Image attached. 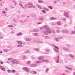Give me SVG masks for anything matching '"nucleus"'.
I'll use <instances>...</instances> for the list:
<instances>
[{
	"label": "nucleus",
	"instance_id": "nucleus-1",
	"mask_svg": "<svg viewBox=\"0 0 75 75\" xmlns=\"http://www.w3.org/2000/svg\"><path fill=\"white\" fill-rule=\"evenodd\" d=\"M44 27L45 29L46 30V31L45 30L43 31V33H44L45 35H48V33H51V32H52L51 30L48 28L47 26L45 25Z\"/></svg>",
	"mask_w": 75,
	"mask_h": 75
},
{
	"label": "nucleus",
	"instance_id": "nucleus-2",
	"mask_svg": "<svg viewBox=\"0 0 75 75\" xmlns=\"http://www.w3.org/2000/svg\"><path fill=\"white\" fill-rule=\"evenodd\" d=\"M11 63L13 65H14V64H15H15H19V62L16 59H13Z\"/></svg>",
	"mask_w": 75,
	"mask_h": 75
},
{
	"label": "nucleus",
	"instance_id": "nucleus-3",
	"mask_svg": "<svg viewBox=\"0 0 75 75\" xmlns=\"http://www.w3.org/2000/svg\"><path fill=\"white\" fill-rule=\"evenodd\" d=\"M38 59H40V60H42V62H48V60L44 59V57H39Z\"/></svg>",
	"mask_w": 75,
	"mask_h": 75
},
{
	"label": "nucleus",
	"instance_id": "nucleus-4",
	"mask_svg": "<svg viewBox=\"0 0 75 75\" xmlns=\"http://www.w3.org/2000/svg\"><path fill=\"white\" fill-rule=\"evenodd\" d=\"M23 69H24V70H25V71H26L27 72H29V70H28V68H27V67H23Z\"/></svg>",
	"mask_w": 75,
	"mask_h": 75
},
{
	"label": "nucleus",
	"instance_id": "nucleus-5",
	"mask_svg": "<svg viewBox=\"0 0 75 75\" xmlns=\"http://www.w3.org/2000/svg\"><path fill=\"white\" fill-rule=\"evenodd\" d=\"M0 69H1L2 71H6V69L4 67H3L2 66H0Z\"/></svg>",
	"mask_w": 75,
	"mask_h": 75
},
{
	"label": "nucleus",
	"instance_id": "nucleus-6",
	"mask_svg": "<svg viewBox=\"0 0 75 75\" xmlns=\"http://www.w3.org/2000/svg\"><path fill=\"white\" fill-rule=\"evenodd\" d=\"M28 5H29L30 6H32L33 5V3L31 2H29L27 4L25 5V6H27Z\"/></svg>",
	"mask_w": 75,
	"mask_h": 75
},
{
	"label": "nucleus",
	"instance_id": "nucleus-7",
	"mask_svg": "<svg viewBox=\"0 0 75 75\" xmlns=\"http://www.w3.org/2000/svg\"><path fill=\"white\" fill-rule=\"evenodd\" d=\"M62 33H69V31H66L65 30H63L62 31Z\"/></svg>",
	"mask_w": 75,
	"mask_h": 75
},
{
	"label": "nucleus",
	"instance_id": "nucleus-8",
	"mask_svg": "<svg viewBox=\"0 0 75 75\" xmlns=\"http://www.w3.org/2000/svg\"><path fill=\"white\" fill-rule=\"evenodd\" d=\"M64 15L65 16H66V17H68V14L67 13L65 12L64 13Z\"/></svg>",
	"mask_w": 75,
	"mask_h": 75
},
{
	"label": "nucleus",
	"instance_id": "nucleus-9",
	"mask_svg": "<svg viewBox=\"0 0 75 75\" xmlns=\"http://www.w3.org/2000/svg\"><path fill=\"white\" fill-rule=\"evenodd\" d=\"M56 19H57L56 18H54L53 17H52L50 18V20H56Z\"/></svg>",
	"mask_w": 75,
	"mask_h": 75
},
{
	"label": "nucleus",
	"instance_id": "nucleus-10",
	"mask_svg": "<svg viewBox=\"0 0 75 75\" xmlns=\"http://www.w3.org/2000/svg\"><path fill=\"white\" fill-rule=\"evenodd\" d=\"M23 35V34L20 33H18L17 34V35H18V36H21V35Z\"/></svg>",
	"mask_w": 75,
	"mask_h": 75
},
{
	"label": "nucleus",
	"instance_id": "nucleus-11",
	"mask_svg": "<svg viewBox=\"0 0 75 75\" xmlns=\"http://www.w3.org/2000/svg\"><path fill=\"white\" fill-rule=\"evenodd\" d=\"M37 64H32L30 66V67H37Z\"/></svg>",
	"mask_w": 75,
	"mask_h": 75
},
{
	"label": "nucleus",
	"instance_id": "nucleus-12",
	"mask_svg": "<svg viewBox=\"0 0 75 75\" xmlns=\"http://www.w3.org/2000/svg\"><path fill=\"white\" fill-rule=\"evenodd\" d=\"M26 41H31V38H27L26 39Z\"/></svg>",
	"mask_w": 75,
	"mask_h": 75
},
{
	"label": "nucleus",
	"instance_id": "nucleus-13",
	"mask_svg": "<svg viewBox=\"0 0 75 75\" xmlns=\"http://www.w3.org/2000/svg\"><path fill=\"white\" fill-rule=\"evenodd\" d=\"M33 31L34 32H38V31H39V30L38 29H35L33 30Z\"/></svg>",
	"mask_w": 75,
	"mask_h": 75
},
{
	"label": "nucleus",
	"instance_id": "nucleus-14",
	"mask_svg": "<svg viewBox=\"0 0 75 75\" xmlns=\"http://www.w3.org/2000/svg\"><path fill=\"white\" fill-rule=\"evenodd\" d=\"M3 51H4V52H8V50L4 49L3 50Z\"/></svg>",
	"mask_w": 75,
	"mask_h": 75
},
{
	"label": "nucleus",
	"instance_id": "nucleus-15",
	"mask_svg": "<svg viewBox=\"0 0 75 75\" xmlns=\"http://www.w3.org/2000/svg\"><path fill=\"white\" fill-rule=\"evenodd\" d=\"M38 3H44V1H42L41 0H39L38 1Z\"/></svg>",
	"mask_w": 75,
	"mask_h": 75
},
{
	"label": "nucleus",
	"instance_id": "nucleus-16",
	"mask_svg": "<svg viewBox=\"0 0 75 75\" xmlns=\"http://www.w3.org/2000/svg\"><path fill=\"white\" fill-rule=\"evenodd\" d=\"M66 68L68 69H70V70H71V71L72 70V69H71V68L68 67H66Z\"/></svg>",
	"mask_w": 75,
	"mask_h": 75
},
{
	"label": "nucleus",
	"instance_id": "nucleus-17",
	"mask_svg": "<svg viewBox=\"0 0 75 75\" xmlns=\"http://www.w3.org/2000/svg\"><path fill=\"white\" fill-rule=\"evenodd\" d=\"M12 73H15L16 72V71L15 70L13 69L11 70Z\"/></svg>",
	"mask_w": 75,
	"mask_h": 75
},
{
	"label": "nucleus",
	"instance_id": "nucleus-18",
	"mask_svg": "<svg viewBox=\"0 0 75 75\" xmlns=\"http://www.w3.org/2000/svg\"><path fill=\"white\" fill-rule=\"evenodd\" d=\"M63 49L64 50H65V51H68V50H69L68 49L65 47H64L63 48Z\"/></svg>",
	"mask_w": 75,
	"mask_h": 75
},
{
	"label": "nucleus",
	"instance_id": "nucleus-19",
	"mask_svg": "<svg viewBox=\"0 0 75 75\" xmlns=\"http://www.w3.org/2000/svg\"><path fill=\"white\" fill-rule=\"evenodd\" d=\"M17 43H18V44H20V45L23 44V43L21 41L18 42Z\"/></svg>",
	"mask_w": 75,
	"mask_h": 75
},
{
	"label": "nucleus",
	"instance_id": "nucleus-20",
	"mask_svg": "<svg viewBox=\"0 0 75 75\" xmlns=\"http://www.w3.org/2000/svg\"><path fill=\"white\" fill-rule=\"evenodd\" d=\"M57 24L59 25H61V23L60 22H58Z\"/></svg>",
	"mask_w": 75,
	"mask_h": 75
},
{
	"label": "nucleus",
	"instance_id": "nucleus-21",
	"mask_svg": "<svg viewBox=\"0 0 75 75\" xmlns=\"http://www.w3.org/2000/svg\"><path fill=\"white\" fill-rule=\"evenodd\" d=\"M17 46L18 47H23V46L19 45H17Z\"/></svg>",
	"mask_w": 75,
	"mask_h": 75
},
{
	"label": "nucleus",
	"instance_id": "nucleus-22",
	"mask_svg": "<svg viewBox=\"0 0 75 75\" xmlns=\"http://www.w3.org/2000/svg\"><path fill=\"white\" fill-rule=\"evenodd\" d=\"M32 73L33 74H37V72L35 71H32Z\"/></svg>",
	"mask_w": 75,
	"mask_h": 75
},
{
	"label": "nucleus",
	"instance_id": "nucleus-23",
	"mask_svg": "<svg viewBox=\"0 0 75 75\" xmlns=\"http://www.w3.org/2000/svg\"><path fill=\"white\" fill-rule=\"evenodd\" d=\"M54 47H55L56 49H57V50H59V48L58 47L55 46V45H54Z\"/></svg>",
	"mask_w": 75,
	"mask_h": 75
},
{
	"label": "nucleus",
	"instance_id": "nucleus-24",
	"mask_svg": "<svg viewBox=\"0 0 75 75\" xmlns=\"http://www.w3.org/2000/svg\"><path fill=\"white\" fill-rule=\"evenodd\" d=\"M19 5H20V6L21 7L23 8H24H24L23 7V5L19 3Z\"/></svg>",
	"mask_w": 75,
	"mask_h": 75
},
{
	"label": "nucleus",
	"instance_id": "nucleus-25",
	"mask_svg": "<svg viewBox=\"0 0 75 75\" xmlns=\"http://www.w3.org/2000/svg\"><path fill=\"white\" fill-rule=\"evenodd\" d=\"M69 56L70 58H74V56L71 54H69Z\"/></svg>",
	"mask_w": 75,
	"mask_h": 75
},
{
	"label": "nucleus",
	"instance_id": "nucleus-26",
	"mask_svg": "<svg viewBox=\"0 0 75 75\" xmlns=\"http://www.w3.org/2000/svg\"><path fill=\"white\" fill-rule=\"evenodd\" d=\"M33 50L35 51H40V50L38 49H34Z\"/></svg>",
	"mask_w": 75,
	"mask_h": 75
},
{
	"label": "nucleus",
	"instance_id": "nucleus-27",
	"mask_svg": "<svg viewBox=\"0 0 75 75\" xmlns=\"http://www.w3.org/2000/svg\"><path fill=\"white\" fill-rule=\"evenodd\" d=\"M14 27V26L12 25H9L8 26V27Z\"/></svg>",
	"mask_w": 75,
	"mask_h": 75
},
{
	"label": "nucleus",
	"instance_id": "nucleus-28",
	"mask_svg": "<svg viewBox=\"0 0 75 75\" xmlns=\"http://www.w3.org/2000/svg\"><path fill=\"white\" fill-rule=\"evenodd\" d=\"M7 72H8L9 73H11V70L9 69H8L7 70Z\"/></svg>",
	"mask_w": 75,
	"mask_h": 75
},
{
	"label": "nucleus",
	"instance_id": "nucleus-29",
	"mask_svg": "<svg viewBox=\"0 0 75 75\" xmlns=\"http://www.w3.org/2000/svg\"><path fill=\"white\" fill-rule=\"evenodd\" d=\"M48 7H49V8H50V9H51V10L52 9V7L51 6H48Z\"/></svg>",
	"mask_w": 75,
	"mask_h": 75
},
{
	"label": "nucleus",
	"instance_id": "nucleus-30",
	"mask_svg": "<svg viewBox=\"0 0 75 75\" xmlns=\"http://www.w3.org/2000/svg\"><path fill=\"white\" fill-rule=\"evenodd\" d=\"M30 50H27L25 52V53H30Z\"/></svg>",
	"mask_w": 75,
	"mask_h": 75
},
{
	"label": "nucleus",
	"instance_id": "nucleus-31",
	"mask_svg": "<svg viewBox=\"0 0 75 75\" xmlns=\"http://www.w3.org/2000/svg\"><path fill=\"white\" fill-rule=\"evenodd\" d=\"M45 39H48V38H49V37L48 36H46L45 37Z\"/></svg>",
	"mask_w": 75,
	"mask_h": 75
},
{
	"label": "nucleus",
	"instance_id": "nucleus-32",
	"mask_svg": "<svg viewBox=\"0 0 75 75\" xmlns=\"http://www.w3.org/2000/svg\"><path fill=\"white\" fill-rule=\"evenodd\" d=\"M54 51H55L56 52H59V51H58V50H57L56 49H54Z\"/></svg>",
	"mask_w": 75,
	"mask_h": 75
},
{
	"label": "nucleus",
	"instance_id": "nucleus-33",
	"mask_svg": "<svg viewBox=\"0 0 75 75\" xmlns=\"http://www.w3.org/2000/svg\"><path fill=\"white\" fill-rule=\"evenodd\" d=\"M44 9H45V10H46V11H49V10L47 8H44Z\"/></svg>",
	"mask_w": 75,
	"mask_h": 75
},
{
	"label": "nucleus",
	"instance_id": "nucleus-34",
	"mask_svg": "<svg viewBox=\"0 0 75 75\" xmlns=\"http://www.w3.org/2000/svg\"><path fill=\"white\" fill-rule=\"evenodd\" d=\"M38 8H40V9H42V8L40 6H38Z\"/></svg>",
	"mask_w": 75,
	"mask_h": 75
},
{
	"label": "nucleus",
	"instance_id": "nucleus-35",
	"mask_svg": "<svg viewBox=\"0 0 75 75\" xmlns=\"http://www.w3.org/2000/svg\"><path fill=\"white\" fill-rule=\"evenodd\" d=\"M48 71H49V68H47L45 70V72H48Z\"/></svg>",
	"mask_w": 75,
	"mask_h": 75
},
{
	"label": "nucleus",
	"instance_id": "nucleus-36",
	"mask_svg": "<svg viewBox=\"0 0 75 75\" xmlns=\"http://www.w3.org/2000/svg\"><path fill=\"white\" fill-rule=\"evenodd\" d=\"M43 29H44V27H42L40 28V30H43Z\"/></svg>",
	"mask_w": 75,
	"mask_h": 75
},
{
	"label": "nucleus",
	"instance_id": "nucleus-37",
	"mask_svg": "<svg viewBox=\"0 0 75 75\" xmlns=\"http://www.w3.org/2000/svg\"><path fill=\"white\" fill-rule=\"evenodd\" d=\"M39 20H43L44 19V18L42 17L40 18H39Z\"/></svg>",
	"mask_w": 75,
	"mask_h": 75
},
{
	"label": "nucleus",
	"instance_id": "nucleus-38",
	"mask_svg": "<svg viewBox=\"0 0 75 75\" xmlns=\"http://www.w3.org/2000/svg\"><path fill=\"white\" fill-rule=\"evenodd\" d=\"M63 38V37H58V39H62V38Z\"/></svg>",
	"mask_w": 75,
	"mask_h": 75
},
{
	"label": "nucleus",
	"instance_id": "nucleus-39",
	"mask_svg": "<svg viewBox=\"0 0 75 75\" xmlns=\"http://www.w3.org/2000/svg\"><path fill=\"white\" fill-rule=\"evenodd\" d=\"M41 61H38L36 62V63H41Z\"/></svg>",
	"mask_w": 75,
	"mask_h": 75
},
{
	"label": "nucleus",
	"instance_id": "nucleus-40",
	"mask_svg": "<svg viewBox=\"0 0 75 75\" xmlns=\"http://www.w3.org/2000/svg\"><path fill=\"white\" fill-rule=\"evenodd\" d=\"M34 35L35 36H38V34L35 33L34 34Z\"/></svg>",
	"mask_w": 75,
	"mask_h": 75
},
{
	"label": "nucleus",
	"instance_id": "nucleus-41",
	"mask_svg": "<svg viewBox=\"0 0 75 75\" xmlns=\"http://www.w3.org/2000/svg\"><path fill=\"white\" fill-rule=\"evenodd\" d=\"M59 59H57V63H59Z\"/></svg>",
	"mask_w": 75,
	"mask_h": 75
},
{
	"label": "nucleus",
	"instance_id": "nucleus-42",
	"mask_svg": "<svg viewBox=\"0 0 75 75\" xmlns=\"http://www.w3.org/2000/svg\"><path fill=\"white\" fill-rule=\"evenodd\" d=\"M42 12H43V13H45V11L44 10H42L41 11Z\"/></svg>",
	"mask_w": 75,
	"mask_h": 75
},
{
	"label": "nucleus",
	"instance_id": "nucleus-43",
	"mask_svg": "<svg viewBox=\"0 0 75 75\" xmlns=\"http://www.w3.org/2000/svg\"><path fill=\"white\" fill-rule=\"evenodd\" d=\"M4 63L3 62H0V64H3Z\"/></svg>",
	"mask_w": 75,
	"mask_h": 75
},
{
	"label": "nucleus",
	"instance_id": "nucleus-44",
	"mask_svg": "<svg viewBox=\"0 0 75 75\" xmlns=\"http://www.w3.org/2000/svg\"><path fill=\"white\" fill-rule=\"evenodd\" d=\"M32 8H35V6H32Z\"/></svg>",
	"mask_w": 75,
	"mask_h": 75
},
{
	"label": "nucleus",
	"instance_id": "nucleus-45",
	"mask_svg": "<svg viewBox=\"0 0 75 75\" xmlns=\"http://www.w3.org/2000/svg\"><path fill=\"white\" fill-rule=\"evenodd\" d=\"M13 21H14V22H16V19L15 18H14L13 19Z\"/></svg>",
	"mask_w": 75,
	"mask_h": 75
},
{
	"label": "nucleus",
	"instance_id": "nucleus-46",
	"mask_svg": "<svg viewBox=\"0 0 75 75\" xmlns=\"http://www.w3.org/2000/svg\"><path fill=\"white\" fill-rule=\"evenodd\" d=\"M8 59L9 61H10V60H11V58H9Z\"/></svg>",
	"mask_w": 75,
	"mask_h": 75
},
{
	"label": "nucleus",
	"instance_id": "nucleus-47",
	"mask_svg": "<svg viewBox=\"0 0 75 75\" xmlns=\"http://www.w3.org/2000/svg\"><path fill=\"white\" fill-rule=\"evenodd\" d=\"M2 13H3V14H5V13H6V11H2Z\"/></svg>",
	"mask_w": 75,
	"mask_h": 75
},
{
	"label": "nucleus",
	"instance_id": "nucleus-48",
	"mask_svg": "<svg viewBox=\"0 0 75 75\" xmlns=\"http://www.w3.org/2000/svg\"><path fill=\"white\" fill-rule=\"evenodd\" d=\"M25 15H23L22 16V18H24V17H25Z\"/></svg>",
	"mask_w": 75,
	"mask_h": 75
},
{
	"label": "nucleus",
	"instance_id": "nucleus-49",
	"mask_svg": "<svg viewBox=\"0 0 75 75\" xmlns=\"http://www.w3.org/2000/svg\"><path fill=\"white\" fill-rule=\"evenodd\" d=\"M30 62H31V61H28V64H30Z\"/></svg>",
	"mask_w": 75,
	"mask_h": 75
},
{
	"label": "nucleus",
	"instance_id": "nucleus-50",
	"mask_svg": "<svg viewBox=\"0 0 75 75\" xmlns=\"http://www.w3.org/2000/svg\"><path fill=\"white\" fill-rule=\"evenodd\" d=\"M50 51V50H49L46 49V52H48V51Z\"/></svg>",
	"mask_w": 75,
	"mask_h": 75
},
{
	"label": "nucleus",
	"instance_id": "nucleus-51",
	"mask_svg": "<svg viewBox=\"0 0 75 75\" xmlns=\"http://www.w3.org/2000/svg\"><path fill=\"white\" fill-rule=\"evenodd\" d=\"M56 3H57V1H56V0L54 1V3L55 4Z\"/></svg>",
	"mask_w": 75,
	"mask_h": 75
},
{
	"label": "nucleus",
	"instance_id": "nucleus-52",
	"mask_svg": "<svg viewBox=\"0 0 75 75\" xmlns=\"http://www.w3.org/2000/svg\"><path fill=\"white\" fill-rule=\"evenodd\" d=\"M57 33H59L60 32V31L59 30H57Z\"/></svg>",
	"mask_w": 75,
	"mask_h": 75
},
{
	"label": "nucleus",
	"instance_id": "nucleus-53",
	"mask_svg": "<svg viewBox=\"0 0 75 75\" xmlns=\"http://www.w3.org/2000/svg\"><path fill=\"white\" fill-rule=\"evenodd\" d=\"M36 17V15H33V17Z\"/></svg>",
	"mask_w": 75,
	"mask_h": 75
},
{
	"label": "nucleus",
	"instance_id": "nucleus-54",
	"mask_svg": "<svg viewBox=\"0 0 75 75\" xmlns=\"http://www.w3.org/2000/svg\"><path fill=\"white\" fill-rule=\"evenodd\" d=\"M12 2H13V3H16V1H13Z\"/></svg>",
	"mask_w": 75,
	"mask_h": 75
},
{
	"label": "nucleus",
	"instance_id": "nucleus-55",
	"mask_svg": "<svg viewBox=\"0 0 75 75\" xmlns=\"http://www.w3.org/2000/svg\"><path fill=\"white\" fill-rule=\"evenodd\" d=\"M55 39L56 41H58V39L57 38H55Z\"/></svg>",
	"mask_w": 75,
	"mask_h": 75
},
{
	"label": "nucleus",
	"instance_id": "nucleus-56",
	"mask_svg": "<svg viewBox=\"0 0 75 75\" xmlns=\"http://www.w3.org/2000/svg\"><path fill=\"white\" fill-rule=\"evenodd\" d=\"M71 33L73 34H74V33H75V31H72Z\"/></svg>",
	"mask_w": 75,
	"mask_h": 75
},
{
	"label": "nucleus",
	"instance_id": "nucleus-57",
	"mask_svg": "<svg viewBox=\"0 0 75 75\" xmlns=\"http://www.w3.org/2000/svg\"><path fill=\"white\" fill-rule=\"evenodd\" d=\"M62 20H64V21H66V19H65V18L63 19Z\"/></svg>",
	"mask_w": 75,
	"mask_h": 75
},
{
	"label": "nucleus",
	"instance_id": "nucleus-58",
	"mask_svg": "<svg viewBox=\"0 0 75 75\" xmlns=\"http://www.w3.org/2000/svg\"><path fill=\"white\" fill-rule=\"evenodd\" d=\"M23 59H25V56H23Z\"/></svg>",
	"mask_w": 75,
	"mask_h": 75
},
{
	"label": "nucleus",
	"instance_id": "nucleus-59",
	"mask_svg": "<svg viewBox=\"0 0 75 75\" xmlns=\"http://www.w3.org/2000/svg\"><path fill=\"white\" fill-rule=\"evenodd\" d=\"M3 38L2 36L0 37V39H2Z\"/></svg>",
	"mask_w": 75,
	"mask_h": 75
},
{
	"label": "nucleus",
	"instance_id": "nucleus-60",
	"mask_svg": "<svg viewBox=\"0 0 75 75\" xmlns=\"http://www.w3.org/2000/svg\"><path fill=\"white\" fill-rule=\"evenodd\" d=\"M28 8H32V6H28Z\"/></svg>",
	"mask_w": 75,
	"mask_h": 75
},
{
	"label": "nucleus",
	"instance_id": "nucleus-61",
	"mask_svg": "<svg viewBox=\"0 0 75 75\" xmlns=\"http://www.w3.org/2000/svg\"><path fill=\"white\" fill-rule=\"evenodd\" d=\"M0 53H3V52L1 50H0Z\"/></svg>",
	"mask_w": 75,
	"mask_h": 75
},
{
	"label": "nucleus",
	"instance_id": "nucleus-62",
	"mask_svg": "<svg viewBox=\"0 0 75 75\" xmlns=\"http://www.w3.org/2000/svg\"><path fill=\"white\" fill-rule=\"evenodd\" d=\"M65 72H68V70H65Z\"/></svg>",
	"mask_w": 75,
	"mask_h": 75
},
{
	"label": "nucleus",
	"instance_id": "nucleus-63",
	"mask_svg": "<svg viewBox=\"0 0 75 75\" xmlns=\"http://www.w3.org/2000/svg\"><path fill=\"white\" fill-rule=\"evenodd\" d=\"M2 35V33L0 32V35Z\"/></svg>",
	"mask_w": 75,
	"mask_h": 75
},
{
	"label": "nucleus",
	"instance_id": "nucleus-64",
	"mask_svg": "<svg viewBox=\"0 0 75 75\" xmlns=\"http://www.w3.org/2000/svg\"><path fill=\"white\" fill-rule=\"evenodd\" d=\"M7 16V14L6 13L4 14V16Z\"/></svg>",
	"mask_w": 75,
	"mask_h": 75
}]
</instances>
